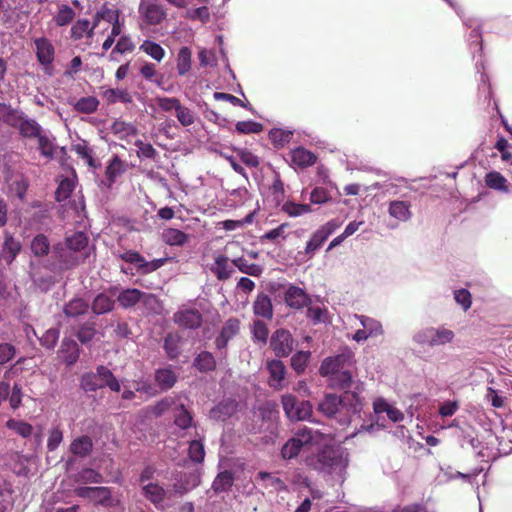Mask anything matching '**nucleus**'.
Here are the masks:
<instances>
[{
    "label": "nucleus",
    "mask_w": 512,
    "mask_h": 512,
    "mask_svg": "<svg viewBox=\"0 0 512 512\" xmlns=\"http://www.w3.org/2000/svg\"><path fill=\"white\" fill-rule=\"evenodd\" d=\"M304 463L312 470L343 481L349 463L348 452L343 448L325 446L316 455L305 457Z\"/></svg>",
    "instance_id": "nucleus-1"
},
{
    "label": "nucleus",
    "mask_w": 512,
    "mask_h": 512,
    "mask_svg": "<svg viewBox=\"0 0 512 512\" xmlns=\"http://www.w3.org/2000/svg\"><path fill=\"white\" fill-rule=\"evenodd\" d=\"M318 409L341 425H347L360 413L362 401L355 392L346 391L341 396L327 394L319 403Z\"/></svg>",
    "instance_id": "nucleus-2"
},
{
    "label": "nucleus",
    "mask_w": 512,
    "mask_h": 512,
    "mask_svg": "<svg viewBox=\"0 0 512 512\" xmlns=\"http://www.w3.org/2000/svg\"><path fill=\"white\" fill-rule=\"evenodd\" d=\"M324 441L325 435L318 430L307 427L300 428L282 446L281 456L283 459L295 458L301 451H308L313 447L322 446Z\"/></svg>",
    "instance_id": "nucleus-3"
},
{
    "label": "nucleus",
    "mask_w": 512,
    "mask_h": 512,
    "mask_svg": "<svg viewBox=\"0 0 512 512\" xmlns=\"http://www.w3.org/2000/svg\"><path fill=\"white\" fill-rule=\"evenodd\" d=\"M348 321L350 327L355 330L351 338L357 343H364L369 338H378L384 334L382 323L373 317L353 314L348 317Z\"/></svg>",
    "instance_id": "nucleus-4"
},
{
    "label": "nucleus",
    "mask_w": 512,
    "mask_h": 512,
    "mask_svg": "<svg viewBox=\"0 0 512 512\" xmlns=\"http://www.w3.org/2000/svg\"><path fill=\"white\" fill-rule=\"evenodd\" d=\"M88 255V237L83 232H76L67 237L65 248H61L59 252L60 259L68 265H75L84 261Z\"/></svg>",
    "instance_id": "nucleus-5"
},
{
    "label": "nucleus",
    "mask_w": 512,
    "mask_h": 512,
    "mask_svg": "<svg viewBox=\"0 0 512 512\" xmlns=\"http://www.w3.org/2000/svg\"><path fill=\"white\" fill-rule=\"evenodd\" d=\"M120 258L127 263L134 264L139 274L152 273L161 268L168 261V258H159L147 261L138 252L132 250L120 254Z\"/></svg>",
    "instance_id": "nucleus-6"
},
{
    "label": "nucleus",
    "mask_w": 512,
    "mask_h": 512,
    "mask_svg": "<svg viewBox=\"0 0 512 512\" xmlns=\"http://www.w3.org/2000/svg\"><path fill=\"white\" fill-rule=\"evenodd\" d=\"M282 405L287 417L291 420H305L312 413V406L308 401L299 402L291 394L282 397Z\"/></svg>",
    "instance_id": "nucleus-7"
},
{
    "label": "nucleus",
    "mask_w": 512,
    "mask_h": 512,
    "mask_svg": "<svg viewBox=\"0 0 512 512\" xmlns=\"http://www.w3.org/2000/svg\"><path fill=\"white\" fill-rule=\"evenodd\" d=\"M138 11L147 25H158L166 17L164 8L156 0H141Z\"/></svg>",
    "instance_id": "nucleus-8"
},
{
    "label": "nucleus",
    "mask_w": 512,
    "mask_h": 512,
    "mask_svg": "<svg viewBox=\"0 0 512 512\" xmlns=\"http://www.w3.org/2000/svg\"><path fill=\"white\" fill-rule=\"evenodd\" d=\"M412 204L408 200H391L388 202V215L397 223L389 224V228L394 229L399 223H406L412 218Z\"/></svg>",
    "instance_id": "nucleus-9"
},
{
    "label": "nucleus",
    "mask_w": 512,
    "mask_h": 512,
    "mask_svg": "<svg viewBox=\"0 0 512 512\" xmlns=\"http://www.w3.org/2000/svg\"><path fill=\"white\" fill-rule=\"evenodd\" d=\"M340 226L336 220H331L316 230L307 242L305 253L310 257L323 245L327 238Z\"/></svg>",
    "instance_id": "nucleus-10"
},
{
    "label": "nucleus",
    "mask_w": 512,
    "mask_h": 512,
    "mask_svg": "<svg viewBox=\"0 0 512 512\" xmlns=\"http://www.w3.org/2000/svg\"><path fill=\"white\" fill-rule=\"evenodd\" d=\"M293 344L291 333L285 329H277L270 339V346L278 357L288 356L293 350Z\"/></svg>",
    "instance_id": "nucleus-11"
},
{
    "label": "nucleus",
    "mask_w": 512,
    "mask_h": 512,
    "mask_svg": "<svg viewBox=\"0 0 512 512\" xmlns=\"http://www.w3.org/2000/svg\"><path fill=\"white\" fill-rule=\"evenodd\" d=\"M173 481L171 494L174 496H182L200 484V474L198 472H180L174 476Z\"/></svg>",
    "instance_id": "nucleus-12"
},
{
    "label": "nucleus",
    "mask_w": 512,
    "mask_h": 512,
    "mask_svg": "<svg viewBox=\"0 0 512 512\" xmlns=\"http://www.w3.org/2000/svg\"><path fill=\"white\" fill-rule=\"evenodd\" d=\"M142 495L155 505L157 508L165 507V500L170 498L173 494H171V490L167 491L163 486L159 485L157 482H149L145 483L143 487H141Z\"/></svg>",
    "instance_id": "nucleus-13"
},
{
    "label": "nucleus",
    "mask_w": 512,
    "mask_h": 512,
    "mask_svg": "<svg viewBox=\"0 0 512 512\" xmlns=\"http://www.w3.org/2000/svg\"><path fill=\"white\" fill-rule=\"evenodd\" d=\"M351 365L350 354H340L334 357L324 359L320 366V374L324 377L330 378L334 374L348 368Z\"/></svg>",
    "instance_id": "nucleus-14"
},
{
    "label": "nucleus",
    "mask_w": 512,
    "mask_h": 512,
    "mask_svg": "<svg viewBox=\"0 0 512 512\" xmlns=\"http://www.w3.org/2000/svg\"><path fill=\"white\" fill-rule=\"evenodd\" d=\"M74 492L78 497L89 499L96 504L106 505L111 499V492L107 487L79 486Z\"/></svg>",
    "instance_id": "nucleus-15"
},
{
    "label": "nucleus",
    "mask_w": 512,
    "mask_h": 512,
    "mask_svg": "<svg viewBox=\"0 0 512 512\" xmlns=\"http://www.w3.org/2000/svg\"><path fill=\"white\" fill-rule=\"evenodd\" d=\"M174 321L184 328L196 329L202 323V315L197 309L184 308L174 314Z\"/></svg>",
    "instance_id": "nucleus-16"
},
{
    "label": "nucleus",
    "mask_w": 512,
    "mask_h": 512,
    "mask_svg": "<svg viewBox=\"0 0 512 512\" xmlns=\"http://www.w3.org/2000/svg\"><path fill=\"white\" fill-rule=\"evenodd\" d=\"M211 272L220 281L229 279L234 273L233 261L230 263L229 258L223 254H216L214 262L210 266Z\"/></svg>",
    "instance_id": "nucleus-17"
},
{
    "label": "nucleus",
    "mask_w": 512,
    "mask_h": 512,
    "mask_svg": "<svg viewBox=\"0 0 512 512\" xmlns=\"http://www.w3.org/2000/svg\"><path fill=\"white\" fill-rule=\"evenodd\" d=\"M286 304L293 309H301L307 306L310 298L307 293L300 287L290 285L284 295Z\"/></svg>",
    "instance_id": "nucleus-18"
},
{
    "label": "nucleus",
    "mask_w": 512,
    "mask_h": 512,
    "mask_svg": "<svg viewBox=\"0 0 512 512\" xmlns=\"http://www.w3.org/2000/svg\"><path fill=\"white\" fill-rule=\"evenodd\" d=\"M267 370L269 372V385L276 390L282 389L286 374L284 364L280 360H271L267 363Z\"/></svg>",
    "instance_id": "nucleus-19"
},
{
    "label": "nucleus",
    "mask_w": 512,
    "mask_h": 512,
    "mask_svg": "<svg viewBox=\"0 0 512 512\" xmlns=\"http://www.w3.org/2000/svg\"><path fill=\"white\" fill-rule=\"evenodd\" d=\"M36 56L42 65H50L54 60L55 50L52 43L45 37L34 40Z\"/></svg>",
    "instance_id": "nucleus-20"
},
{
    "label": "nucleus",
    "mask_w": 512,
    "mask_h": 512,
    "mask_svg": "<svg viewBox=\"0 0 512 512\" xmlns=\"http://www.w3.org/2000/svg\"><path fill=\"white\" fill-rule=\"evenodd\" d=\"M240 329V321L236 318L228 319L220 332V335L216 339V347L218 349H223L226 347L229 340L235 337Z\"/></svg>",
    "instance_id": "nucleus-21"
},
{
    "label": "nucleus",
    "mask_w": 512,
    "mask_h": 512,
    "mask_svg": "<svg viewBox=\"0 0 512 512\" xmlns=\"http://www.w3.org/2000/svg\"><path fill=\"white\" fill-rule=\"evenodd\" d=\"M290 160L294 167L306 168L312 166L317 157L313 152L303 147H297L290 152Z\"/></svg>",
    "instance_id": "nucleus-22"
},
{
    "label": "nucleus",
    "mask_w": 512,
    "mask_h": 512,
    "mask_svg": "<svg viewBox=\"0 0 512 512\" xmlns=\"http://www.w3.org/2000/svg\"><path fill=\"white\" fill-rule=\"evenodd\" d=\"M253 311L257 316L271 319L273 316V308L269 296L264 293L258 294L253 304Z\"/></svg>",
    "instance_id": "nucleus-23"
},
{
    "label": "nucleus",
    "mask_w": 512,
    "mask_h": 512,
    "mask_svg": "<svg viewBox=\"0 0 512 512\" xmlns=\"http://www.w3.org/2000/svg\"><path fill=\"white\" fill-rule=\"evenodd\" d=\"M21 249V245L11 235H6L5 241L0 253V262L5 261L10 264Z\"/></svg>",
    "instance_id": "nucleus-24"
},
{
    "label": "nucleus",
    "mask_w": 512,
    "mask_h": 512,
    "mask_svg": "<svg viewBox=\"0 0 512 512\" xmlns=\"http://www.w3.org/2000/svg\"><path fill=\"white\" fill-rule=\"evenodd\" d=\"M125 171V165L118 156L113 157L109 165L106 168L105 176L106 180L102 183L110 188L115 182L116 178L123 174Z\"/></svg>",
    "instance_id": "nucleus-25"
},
{
    "label": "nucleus",
    "mask_w": 512,
    "mask_h": 512,
    "mask_svg": "<svg viewBox=\"0 0 512 512\" xmlns=\"http://www.w3.org/2000/svg\"><path fill=\"white\" fill-rule=\"evenodd\" d=\"M237 404L234 400H224L211 409L210 417L215 420H225L236 410Z\"/></svg>",
    "instance_id": "nucleus-26"
},
{
    "label": "nucleus",
    "mask_w": 512,
    "mask_h": 512,
    "mask_svg": "<svg viewBox=\"0 0 512 512\" xmlns=\"http://www.w3.org/2000/svg\"><path fill=\"white\" fill-rule=\"evenodd\" d=\"M114 297V293H100L97 295L92 303L93 312L98 315L110 312L114 306Z\"/></svg>",
    "instance_id": "nucleus-27"
},
{
    "label": "nucleus",
    "mask_w": 512,
    "mask_h": 512,
    "mask_svg": "<svg viewBox=\"0 0 512 512\" xmlns=\"http://www.w3.org/2000/svg\"><path fill=\"white\" fill-rule=\"evenodd\" d=\"M454 338L455 333L453 330L445 326L432 327V347L450 344Z\"/></svg>",
    "instance_id": "nucleus-28"
},
{
    "label": "nucleus",
    "mask_w": 512,
    "mask_h": 512,
    "mask_svg": "<svg viewBox=\"0 0 512 512\" xmlns=\"http://www.w3.org/2000/svg\"><path fill=\"white\" fill-rule=\"evenodd\" d=\"M174 424L182 430L188 429L192 425V416L188 410L185 409L182 402L177 401L173 410Z\"/></svg>",
    "instance_id": "nucleus-29"
},
{
    "label": "nucleus",
    "mask_w": 512,
    "mask_h": 512,
    "mask_svg": "<svg viewBox=\"0 0 512 512\" xmlns=\"http://www.w3.org/2000/svg\"><path fill=\"white\" fill-rule=\"evenodd\" d=\"M59 352L67 365L74 364L79 357L78 345L74 340L65 339Z\"/></svg>",
    "instance_id": "nucleus-30"
},
{
    "label": "nucleus",
    "mask_w": 512,
    "mask_h": 512,
    "mask_svg": "<svg viewBox=\"0 0 512 512\" xmlns=\"http://www.w3.org/2000/svg\"><path fill=\"white\" fill-rule=\"evenodd\" d=\"M163 241L170 246H183L189 239V236L181 230L167 228L162 233Z\"/></svg>",
    "instance_id": "nucleus-31"
},
{
    "label": "nucleus",
    "mask_w": 512,
    "mask_h": 512,
    "mask_svg": "<svg viewBox=\"0 0 512 512\" xmlns=\"http://www.w3.org/2000/svg\"><path fill=\"white\" fill-rule=\"evenodd\" d=\"M192 64V53L188 47H182L178 51L176 58V69L177 73L180 76L186 75L190 69Z\"/></svg>",
    "instance_id": "nucleus-32"
},
{
    "label": "nucleus",
    "mask_w": 512,
    "mask_h": 512,
    "mask_svg": "<svg viewBox=\"0 0 512 512\" xmlns=\"http://www.w3.org/2000/svg\"><path fill=\"white\" fill-rule=\"evenodd\" d=\"M485 184L491 189L501 192L508 191L507 179L497 171H491L485 175Z\"/></svg>",
    "instance_id": "nucleus-33"
},
{
    "label": "nucleus",
    "mask_w": 512,
    "mask_h": 512,
    "mask_svg": "<svg viewBox=\"0 0 512 512\" xmlns=\"http://www.w3.org/2000/svg\"><path fill=\"white\" fill-rule=\"evenodd\" d=\"M111 131L119 139H127L137 134V129L133 124L121 120H117L112 124Z\"/></svg>",
    "instance_id": "nucleus-34"
},
{
    "label": "nucleus",
    "mask_w": 512,
    "mask_h": 512,
    "mask_svg": "<svg viewBox=\"0 0 512 512\" xmlns=\"http://www.w3.org/2000/svg\"><path fill=\"white\" fill-rule=\"evenodd\" d=\"M328 383L331 388L347 389L352 383L351 373L348 368H345L328 378Z\"/></svg>",
    "instance_id": "nucleus-35"
},
{
    "label": "nucleus",
    "mask_w": 512,
    "mask_h": 512,
    "mask_svg": "<svg viewBox=\"0 0 512 512\" xmlns=\"http://www.w3.org/2000/svg\"><path fill=\"white\" fill-rule=\"evenodd\" d=\"M94 374L97 375L99 381L103 383V387L108 386L112 391H120V384L118 380L114 377V375L108 368L100 366L97 368V372Z\"/></svg>",
    "instance_id": "nucleus-36"
},
{
    "label": "nucleus",
    "mask_w": 512,
    "mask_h": 512,
    "mask_svg": "<svg viewBox=\"0 0 512 512\" xmlns=\"http://www.w3.org/2000/svg\"><path fill=\"white\" fill-rule=\"evenodd\" d=\"M135 45L131 38L127 35H122L118 39L114 49L110 53V60L117 61L119 54L130 53L134 50Z\"/></svg>",
    "instance_id": "nucleus-37"
},
{
    "label": "nucleus",
    "mask_w": 512,
    "mask_h": 512,
    "mask_svg": "<svg viewBox=\"0 0 512 512\" xmlns=\"http://www.w3.org/2000/svg\"><path fill=\"white\" fill-rule=\"evenodd\" d=\"M257 478L265 488H270L273 491H282L286 488L284 482L275 474L259 472Z\"/></svg>",
    "instance_id": "nucleus-38"
},
{
    "label": "nucleus",
    "mask_w": 512,
    "mask_h": 512,
    "mask_svg": "<svg viewBox=\"0 0 512 512\" xmlns=\"http://www.w3.org/2000/svg\"><path fill=\"white\" fill-rule=\"evenodd\" d=\"M6 427L23 438H28L33 433V426L22 420L11 418L6 422Z\"/></svg>",
    "instance_id": "nucleus-39"
},
{
    "label": "nucleus",
    "mask_w": 512,
    "mask_h": 512,
    "mask_svg": "<svg viewBox=\"0 0 512 512\" xmlns=\"http://www.w3.org/2000/svg\"><path fill=\"white\" fill-rule=\"evenodd\" d=\"M72 151L84 159L90 167L96 166V162L93 158V151L85 140H80L79 142L73 144Z\"/></svg>",
    "instance_id": "nucleus-40"
},
{
    "label": "nucleus",
    "mask_w": 512,
    "mask_h": 512,
    "mask_svg": "<svg viewBox=\"0 0 512 512\" xmlns=\"http://www.w3.org/2000/svg\"><path fill=\"white\" fill-rule=\"evenodd\" d=\"M176 379L174 371L169 368L159 369L155 375L156 382L164 390L171 388L175 384Z\"/></svg>",
    "instance_id": "nucleus-41"
},
{
    "label": "nucleus",
    "mask_w": 512,
    "mask_h": 512,
    "mask_svg": "<svg viewBox=\"0 0 512 512\" xmlns=\"http://www.w3.org/2000/svg\"><path fill=\"white\" fill-rule=\"evenodd\" d=\"M19 130L24 137L28 138H37L43 132L41 126L33 119L22 120Z\"/></svg>",
    "instance_id": "nucleus-42"
},
{
    "label": "nucleus",
    "mask_w": 512,
    "mask_h": 512,
    "mask_svg": "<svg viewBox=\"0 0 512 512\" xmlns=\"http://www.w3.org/2000/svg\"><path fill=\"white\" fill-rule=\"evenodd\" d=\"M103 98L105 100H107L109 103H116V102L130 103L132 101L130 94L126 90L118 89V88L106 89L103 92Z\"/></svg>",
    "instance_id": "nucleus-43"
},
{
    "label": "nucleus",
    "mask_w": 512,
    "mask_h": 512,
    "mask_svg": "<svg viewBox=\"0 0 512 512\" xmlns=\"http://www.w3.org/2000/svg\"><path fill=\"white\" fill-rule=\"evenodd\" d=\"M139 49L158 62L165 56L164 49L158 43L150 40H145Z\"/></svg>",
    "instance_id": "nucleus-44"
},
{
    "label": "nucleus",
    "mask_w": 512,
    "mask_h": 512,
    "mask_svg": "<svg viewBox=\"0 0 512 512\" xmlns=\"http://www.w3.org/2000/svg\"><path fill=\"white\" fill-rule=\"evenodd\" d=\"M233 265L239 269L240 272L251 276H260L263 269L261 266L248 263L243 257L233 259Z\"/></svg>",
    "instance_id": "nucleus-45"
},
{
    "label": "nucleus",
    "mask_w": 512,
    "mask_h": 512,
    "mask_svg": "<svg viewBox=\"0 0 512 512\" xmlns=\"http://www.w3.org/2000/svg\"><path fill=\"white\" fill-rule=\"evenodd\" d=\"M143 293L138 289H127L118 295L121 306L128 308L134 306L142 297Z\"/></svg>",
    "instance_id": "nucleus-46"
},
{
    "label": "nucleus",
    "mask_w": 512,
    "mask_h": 512,
    "mask_svg": "<svg viewBox=\"0 0 512 512\" xmlns=\"http://www.w3.org/2000/svg\"><path fill=\"white\" fill-rule=\"evenodd\" d=\"M92 449V441L88 436H82L71 443V452L77 456H86Z\"/></svg>",
    "instance_id": "nucleus-47"
},
{
    "label": "nucleus",
    "mask_w": 512,
    "mask_h": 512,
    "mask_svg": "<svg viewBox=\"0 0 512 512\" xmlns=\"http://www.w3.org/2000/svg\"><path fill=\"white\" fill-rule=\"evenodd\" d=\"M282 210L290 217H298L310 213L312 208L308 204H299L293 201H287L283 204Z\"/></svg>",
    "instance_id": "nucleus-48"
},
{
    "label": "nucleus",
    "mask_w": 512,
    "mask_h": 512,
    "mask_svg": "<svg viewBox=\"0 0 512 512\" xmlns=\"http://www.w3.org/2000/svg\"><path fill=\"white\" fill-rule=\"evenodd\" d=\"M88 310V304L80 298L71 300L64 308V313L68 317H76L84 314Z\"/></svg>",
    "instance_id": "nucleus-49"
},
{
    "label": "nucleus",
    "mask_w": 512,
    "mask_h": 512,
    "mask_svg": "<svg viewBox=\"0 0 512 512\" xmlns=\"http://www.w3.org/2000/svg\"><path fill=\"white\" fill-rule=\"evenodd\" d=\"M99 101L96 97L88 96L80 98L74 105V108L81 113H93L97 110Z\"/></svg>",
    "instance_id": "nucleus-50"
},
{
    "label": "nucleus",
    "mask_w": 512,
    "mask_h": 512,
    "mask_svg": "<svg viewBox=\"0 0 512 512\" xmlns=\"http://www.w3.org/2000/svg\"><path fill=\"white\" fill-rule=\"evenodd\" d=\"M75 17L74 10L68 5H61L58 12L54 16V21L57 26H66L73 21Z\"/></svg>",
    "instance_id": "nucleus-51"
},
{
    "label": "nucleus",
    "mask_w": 512,
    "mask_h": 512,
    "mask_svg": "<svg viewBox=\"0 0 512 512\" xmlns=\"http://www.w3.org/2000/svg\"><path fill=\"white\" fill-rule=\"evenodd\" d=\"M94 27H90V22L86 19L78 20L74 23L71 28V36L74 39H81L84 35L91 36L93 34Z\"/></svg>",
    "instance_id": "nucleus-52"
},
{
    "label": "nucleus",
    "mask_w": 512,
    "mask_h": 512,
    "mask_svg": "<svg viewBox=\"0 0 512 512\" xmlns=\"http://www.w3.org/2000/svg\"><path fill=\"white\" fill-rule=\"evenodd\" d=\"M49 248V241L43 234L35 236L31 242V251L36 256H44L48 254Z\"/></svg>",
    "instance_id": "nucleus-53"
},
{
    "label": "nucleus",
    "mask_w": 512,
    "mask_h": 512,
    "mask_svg": "<svg viewBox=\"0 0 512 512\" xmlns=\"http://www.w3.org/2000/svg\"><path fill=\"white\" fill-rule=\"evenodd\" d=\"M233 484V475L229 471L221 472L217 475L213 482L215 492L227 491Z\"/></svg>",
    "instance_id": "nucleus-54"
},
{
    "label": "nucleus",
    "mask_w": 512,
    "mask_h": 512,
    "mask_svg": "<svg viewBox=\"0 0 512 512\" xmlns=\"http://www.w3.org/2000/svg\"><path fill=\"white\" fill-rule=\"evenodd\" d=\"M164 348L170 358L180 354V337L177 334H168L164 341Z\"/></svg>",
    "instance_id": "nucleus-55"
},
{
    "label": "nucleus",
    "mask_w": 512,
    "mask_h": 512,
    "mask_svg": "<svg viewBox=\"0 0 512 512\" xmlns=\"http://www.w3.org/2000/svg\"><path fill=\"white\" fill-rule=\"evenodd\" d=\"M75 481L77 483L87 484V483H101L102 482V475L91 468H85L81 470L76 478Z\"/></svg>",
    "instance_id": "nucleus-56"
},
{
    "label": "nucleus",
    "mask_w": 512,
    "mask_h": 512,
    "mask_svg": "<svg viewBox=\"0 0 512 512\" xmlns=\"http://www.w3.org/2000/svg\"><path fill=\"white\" fill-rule=\"evenodd\" d=\"M74 188L75 182L73 179L65 178L61 180L55 192L56 200L59 202L65 201L66 199H68Z\"/></svg>",
    "instance_id": "nucleus-57"
},
{
    "label": "nucleus",
    "mask_w": 512,
    "mask_h": 512,
    "mask_svg": "<svg viewBox=\"0 0 512 512\" xmlns=\"http://www.w3.org/2000/svg\"><path fill=\"white\" fill-rule=\"evenodd\" d=\"M195 366L200 371H211L215 368V359L210 352H201L195 359Z\"/></svg>",
    "instance_id": "nucleus-58"
},
{
    "label": "nucleus",
    "mask_w": 512,
    "mask_h": 512,
    "mask_svg": "<svg viewBox=\"0 0 512 512\" xmlns=\"http://www.w3.org/2000/svg\"><path fill=\"white\" fill-rule=\"evenodd\" d=\"M269 137L273 144L283 147L291 140L292 132L289 130L274 128L269 132Z\"/></svg>",
    "instance_id": "nucleus-59"
},
{
    "label": "nucleus",
    "mask_w": 512,
    "mask_h": 512,
    "mask_svg": "<svg viewBox=\"0 0 512 512\" xmlns=\"http://www.w3.org/2000/svg\"><path fill=\"white\" fill-rule=\"evenodd\" d=\"M81 387L85 392H94L103 387V383L99 381L94 373H86L81 378Z\"/></svg>",
    "instance_id": "nucleus-60"
},
{
    "label": "nucleus",
    "mask_w": 512,
    "mask_h": 512,
    "mask_svg": "<svg viewBox=\"0 0 512 512\" xmlns=\"http://www.w3.org/2000/svg\"><path fill=\"white\" fill-rule=\"evenodd\" d=\"M310 352L299 351L295 353L291 358V366L297 373H302L309 361Z\"/></svg>",
    "instance_id": "nucleus-61"
},
{
    "label": "nucleus",
    "mask_w": 512,
    "mask_h": 512,
    "mask_svg": "<svg viewBox=\"0 0 512 512\" xmlns=\"http://www.w3.org/2000/svg\"><path fill=\"white\" fill-rule=\"evenodd\" d=\"M37 140L42 155L50 157L54 154V143L48 133L43 131L40 136L37 137Z\"/></svg>",
    "instance_id": "nucleus-62"
},
{
    "label": "nucleus",
    "mask_w": 512,
    "mask_h": 512,
    "mask_svg": "<svg viewBox=\"0 0 512 512\" xmlns=\"http://www.w3.org/2000/svg\"><path fill=\"white\" fill-rule=\"evenodd\" d=\"M176 118L182 126H190L195 122V113L188 107L182 104L177 109Z\"/></svg>",
    "instance_id": "nucleus-63"
},
{
    "label": "nucleus",
    "mask_w": 512,
    "mask_h": 512,
    "mask_svg": "<svg viewBox=\"0 0 512 512\" xmlns=\"http://www.w3.org/2000/svg\"><path fill=\"white\" fill-rule=\"evenodd\" d=\"M189 457L192 461L201 463L205 457L204 445L200 440L190 442L188 449Z\"/></svg>",
    "instance_id": "nucleus-64"
}]
</instances>
